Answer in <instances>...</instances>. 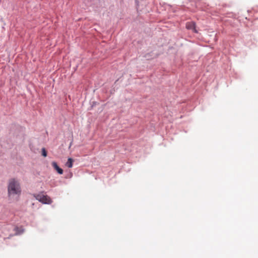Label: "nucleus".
<instances>
[{
    "label": "nucleus",
    "mask_w": 258,
    "mask_h": 258,
    "mask_svg": "<svg viewBox=\"0 0 258 258\" xmlns=\"http://www.w3.org/2000/svg\"><path fill=\"white\" fill-rule=\"evenodd\" d=\"M8 194L9 197L14 195L19 196L21 194L20 184L17 179L12 178L9 180L8 185Z\"/></svg>",
    "instance_id": "nucleus-1"
},
{
    "label": "nucleus",
    "mask_w": 258,
    "mask_h": 258,
    "mask_svg": "<svg viewBox=\"0 0 258 258\" xmlns=\"http://www.w3.org/2000/svg\"><path fill=\"white\" fill-rule=\"evenodd\" d=\"M35 198L40 202L45 204H50L52 200L47 195H44L43 192L34 195Z\"/></svg>",
    "instance_id": "nucleus-2"
},
{
    "label": "nucleus",
    "mask_w": 258,
    "mask_h": 258,
    "mask_svg": "<svg viewBox=\"0 0 258 258\" xmlns=\"http://www.w3.org/2000/svg\"><path fill=\"white\" fill-rule=\"evenodd\" d=\"M186 28L188 30H191L195 33H198V31L196 29V23L193 22H188L186 23Z\"/></svg>",
    "instance_id": "nucleus-3"
},
{
    "label": "nucleus",
    "mask_w": 258,
    "mask_h": 258,
    "mask_svg": "<svg viewBox=\"0 0 258 258\" xmlns=\"http://www.w3.org/2000/svg\"><path fill=\"white\" fill-rule=\"evenodd\" d=\"M51 164H52V166H53V167L54 168V169L59 174H62L63 173V170L61 168H60V167H59L57 164L55 162H54V161L52 162Z\"/></svg>",
    "instance_id": "nucleus-4"
},
{
    "label": "nucleus",
    "mask_w": 258,
    "mask_h": 258,
    "mask_svg": "<svg viewBox=\"0 0 258 258\" xmlns=\"http://www.w3.org/2000/svg\"><path fill=\"white\" fill-rule=\"evenodd\" d=\"M73 160L72 158H69L68 160L67 163H66V165L69 168H72L73 166Z\"/></svg>",
    "instance_id": "nucleus-5"
},
{
    "label": "nucleus",
    "mask_w": 258,
    "mask_h": 258,
    "mask_svg": "<svg viewBox=\"0 0 258 258\" xmlns=\"http://www.w3.org/2000/svg\"><path fill=\"white\" fill-rule=\"evenodd\" d=\"M42 155L45 157L47 156V151L44 148L42 149Z\"/></svg>",
    "instance_id": "nucleus-6"
}]
</instances>
